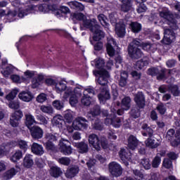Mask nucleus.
I'll return each instance as SVG.
<instances>
[{"instance_id": "18", "label": "nucleus", "mask_w": 180, "mask_h": 180, "mask_svg": "<svg viewBox=\"0 0 180 180\" xmlns=\"http://www.w3.org/2000/svg\"><path fill=\"white\" fill-rule=\"evenodd\" d=\"M30 133L32 139H41L43 137V129L38 126H34L30 129Z\"/></svg>"}, {"instance_id": "43", "label": "nucleus", "mask_w": 180, "mask_h": 180, "mask_svg": "<svg viewBox=\"0 0 180 180\" xmlns=\"http://www.w3.org/2000/svg\"><path fill=\"white\" fill-rule=\"evenodd\" d=\"M97 18L98 20L100 22L102 26H103L104 27H109V20H108V18L105 17L104 14H99Z\"/></svg>"}, {"instance_id": "9", "label": "nucleus", "mask_w": 180, "mask_h": 180, "mask_svg": "<svg viewBox=\"0 0 180 180\" xmlns=\"http://www.w3.org/2000/svg\"><path fill=\"white\" fill-rule=\"evenodd\" d=\"M23 117V112L18 110L12 113L10 117V124L13 127H18L19 126V120Z\"/></svg>"}, {"instance_id": "24", "label": "nucleus", "mask_w": 180, "mask_h": 180, "mask_svg": "<svg viewBox=\"0 0 180 180\" xmlns=\"http://www.w3.org/2000/svg\"><path fill=\"white\" fill-rule=\"evenodd\" d=\"M75 147L77 148L78 153L80 154H85L88 153L89 148L88 143L85 142H79L75 143Z\"/></svg>"}, {"instance_id": "47", "label": "nucleus", "mask_w": 180, "mask_h": 180, "mask_svg": "<svg viewBox=\"0 0 180 180\" xmlns=\"http://www.w3.org/2000/svg\"><path fill=\"white\" fill-rule=\"evenodd\" d=\"M141 47L143 50H145L146 51H152V53H154V51L157 50V48H155V45L150 43L142 44Z\"/></svg>"}, {"instance_id": "30", "label": "nucleus", "mask_w": 180, "mask_h": 180, "mask_svg": "<svg viewBox=\"0 0 180 180\" xmlns=\"http://www.w3.org/2000/svg\"><path fill=\"white\" fill-rule=\"evenodd\" d=\"M49 174L51 176H53V178H58V176H61V175H63V171L57 166H52L50 168Z\"/></svg>"}, {"instance_id": "28", "label": "nucleus", "mask_w": 180, "mask_h": 180, "mask_svg": "<svg viewBox=\"0 0 180 180\" xmlns=\"http://www.w3.org/2000/svg\"><path fill=\"white\" fill-rule=\"evenodd\" d=\"M56 5L41 4L38 6V10L43 13H49L50 11H55Z\"/></svg>"}, {"instance_id": "34", "label": "nucleus", "mask_w": 180, "mask_h": 180, "mask_svg": "<svg viewBox=\"0 0 180 180\" xmlns=\"http://www.w3.org/2000/svg\"><path fill=\"white\" fill-rule=\"evenodd\" d=\"M131 106V98L129 96H125L122 100V107L124 110H129Z\"/></svg>"}, {"instance_id": "46", "label": "nucleus", "mask_w": 180, "mask_h": 180, "mask_svg": "<svg viewBox=\"0 0 180 180\" xmlns=\"http://www.w3.org/2000/svg\"><path fill=\"white\" fill-rule=\"evenodd\" d=\"M91 96L88 94L83 93V96L81 99V103L83 106H89L91 105Z\"/></svg>"}, {"instance_id": "11", "label": "nucleus", "mask_w": 180, "mask_h": 180, "mask_svg": "<svg viewBox=\"0 0 180 180\" xmlns=\"http://www.w3.org/2000/svg\"><path fill=\"white\" fill-rule=\"evenodd\" d=\"M128 54L132 60H139L143 57V52L139 47H128Z\"/></svg>"}, {"instance_id": "29", "label": "nucleus", "mask_w": 180, "mask_h": 180, "mask_svg": "<svg viewBox=\"0 0 180 180\" xmlns=\"http://www.w3.org/2000/svg\"><path fill=\"white\" fill-rule=\"evenodd\" d=\"M91 127L93 130L102 131V130H103V122H102L101 119L96 117L91 123Z\"/></svg>"}, {"instance_id": "58", "label": "nucleus", "mask_w": 180, "mask_h": 180, "mask_svg": "<svg viewBox=\"0 0 180 180\" xmlns=\"http://www.w3.org/2000/svg\"><path fill=\"white\" fill-rule=\"evenodd\" d=\"M130 115L134 119H137V117H140V110L138 108H133L131 110Z\"/></svg>"}, {"instance_id": "49", "label": "nucleus", "mask_w": 180, "mask_h": 180, "mask_svg": "<svg viewBox=\"0 0 180 180\" xmlns=\"http://www.w3.org/2000/svg\"><path fill=\"white\" fill-rule=\"evenodd\" d=\"M45 139L47 140V141L53 143V141H57V140H58V134L47 133L45 136Z\"/></svg>"}, {"instance_id": "25", "label": "nucleus", "mask_w": 180, "mask_h": 180, "mask_svg": "<svg viewBox=\"0 0 180 180\" xmlns=\"http://www.w3.org/2000/svg\"><path fill=\"white\" fill-rule=\"evenodd\" d=\"M68 5L71 9H75V11H79L80 12H82V11L85 9V6L77 1H70L68 3Z\"/></svg>"}, {"instance_id": "21", "label": "nucleus", "mask_w": 180, "mask_h": 180, "mask_svg": "<svg viewBox=\"0 0 180 180\" xmlns=\"http://www.w3.org/2000/svg\"><path fill=\"white\" fill-rule=\"evenodd\" d=\"M91 32L94 33L93 40L95 41H99V40H102L105 37V32L101 30V25H99Z\"/></svg>"}, {"instance_id": "63", "label": "nucleus", "mask_w": 180, "mask_h": 180, "mask_svg": "<svg viewBox=\"0 0 180 180\" xmlns=\"http://www.w3.org/2000/svg\"><path fill=\"white\" fill-rule=\"evenodd\" d=\"M8 107L11 109H19L20 108V103L19 101H11L9 103Z\"/></svg>"}, {"instance_id": "44", "label": "nucleus", "mask_w": 180, "mask_h": 180, "mask_svg": "<svg viewBox=\"0 0 180 180\" xmlns=\"http://www.w3.org/2000/svg\"><path fill=\"white\" fill-rule=\"evenodd\" d=\"M128 77L129 75H127V72L126 71H123L121 72V77L119 82L120 86H126V85L127 84Z\"/></svg>"}, {"instance_id": "15", "label": "nucleus", "mask_w": 180, "mask_h": 180, "mask_svg": "<svg viewBox=\"0 0 180 180\" xmlns=\"http://www.w3.org/2000/svg\"><path fill=\"white\" fill-rule=\"evenodd\" d=\"M98 73L100 75L98 79V83L99 84V85H102L103 86H105V85H108V81L109 79V77H110L109 75V72L105 70H100Z\"/></svg>"}, {"instance_id": "20", "label": "nucleus", "mask_w": 180, "mask_h": 180, "mask_svg": "<svg viewBox=\"0 0 180 180\" xmlns=\"http://www.w3.org/2000/svg\"><path fill=\"white\" fill-rule=\"evenodd\" d=\"M145 144L146 147H149V148H157L158 147H160L161 142H160L157 139L149 137L145 141Z\"/></svg>"}, {"instance_id": "37", "label": "nucleus", "mask_w": 180, "mask_h": 180, "mask_svg": "<svg viewBox=\"0 0 180 180\" xmlns=\"http://www.w3.org/2000/svg\"><path fill=\"white\" fill-rule=\"evenodd\" d=\"M98 98L100 102H103V101H106L110 98V94L109 93V90H107L106 88L103 89V91L98 95Z\"/></svg>"}, {"instance_id": "50", "label": "nucleus", "mask_w": 180, "mask_h": 180, "mask_svg": "<svg viewBox=\"0 0 180 180\" xmlns=\"http://www.w3.org/2000/svg\"><path fill=\"white\" fill-rule=\"evenodd\" d=\"M40 110L43 112V113H46L47 115H53V107L51 105H41L40 107Z\"/></svg>"}, {"instance_id": "52", "label": "nucleus", "mask_w": 180, "mask_h": 180, "mask_svg": "<svg viewBox=\"0 0 180 180\" xmlns=\"http://www.w3.org/2000/svg\"><path fill=\"white\" fill-rule=\"evenodd\" d=\"M69 96H74V89L72 87H66L63 95L64 99H68Z\"/></svg>"}, {"instance_id": "16", "label": "nucleus", "mask_w": 180, "mask_h": 180, "mask_svg": "<svg viewBox=\"0 0 180 180\" xmlns=\"http://www.w3.org/2000/svg\"><path fill=\"white\" fill-rule=\"evenodd\" d=\"M99 25L98 24V21L93 19H86L83 21V26L86 27V29H89L90 32H94L95 28L98 27Z\"/></svg>"}, {"instance_id": "35", "label": "nucleus", "mask_w": 180, "mask_h": 180, "mask_svg": "<svg viewBox=\"0 0 180 180\" xmlns=\"http://www.w3.org/2000/svg\"><path fill=\"white\" fill-rule=\"evenodd\" d=\"M43 79H44V76L42 75H38L37 77H34L32 81V87L34 89L37 88L41 84Z\"/></svg>"}, {"instance_id": "13", "label": "nucleus", "mask_w": 180, "mask_h": 180, "mask_svg": "<svg viewBox=\"0 0 180 180\" xmlns=\"http://www.w3.org/2000/svg\"><path fill=\"white\" fill-rule=\"evenodd\" d=\"M119 156L125 167H129V161L131 160V153L124 148H121L119 151Z\"/></svg>"}, {"instance_id": "51", "label": "nucleus", "mask_w": 180, "mask_h": 180, "mask_svg": "<svg viewBox=\"0 0 180 180\" xmlns=\"http://www.w3.org/2000/svg\"><path fill=\"white\" fill-rule=\"evenodd\" d=\"M18 93L19 90L16 89H13L7 96H6V99H7V101H13Z\"/></svg>"}, {"instance_id": "41", "label": "nucleus", "mask_w": 180, "mask_h": 180, "mask_svg": "<svg viewBox=\"0 0 180 180\" xmlns=\"http://www.w3.org/2000/svg\"><path fill=\"white\" fill-rule=\"evenodd\" d=\"M37 8V6H30L26 10H20L18 12V18H24L27 15V13H30V11H34Z\"/></svg>"}, {"instance_id": "48", "label": "nucleus", "mask_w": 180, "mask_h": 180, "mask_svg": "<svg viewBox=\"0 0 180 180\" xmlns=\"http://www.w3.org/2000/svg\"><path fill=\"white\" fill-rule=\"evenodd\" d=\"M22 157H23V153L20 150H16L15 153L12 155L11 160L13 162H17L19 161V160H20V158H22Z\"/></svg>"}, {"instance_id": "64", "label": "nucleus", "mask_w": 180, "mask_h": 180, "mask_svg": "<svg viewBox=\"0 0 180 180\" xmlns=\"http://www.w3.org/2000/svg\"><path fill=\"white\" fill-rule=\"evenodd\" d=\"M174 134H175V130H174V129H169L166 134L167 140H169V141H171L172 139H174Z\"/></svg>"}, {"instance_id": "31", "label": "nucleus", "mask_w": 180, "mask_h": 180, "mask_svg": "<svg viewBox=\"0 0 180 180\" xmlns=\"http://www.w3.org/2000/svg\"><path fill=\"white\" fill-rule=\"evenodd\" d=\"M25 123L27 127H31L32 126H33V124H34V123H37V122H36V120H34V116L32 115V114H25Z\"/></svg>"}, {"instance_id": "57", "label": "nucleus", "mask_w": 180, "mask_h": 180, "mask_svg": "<svg viewBox=\"0 0 180 180\" xmlns=\"http://www.w3.org/2000/svg\"><path fill=\"white\" fill-rule=\"evenodd\" d=\"M162 167L167 169L172 168V161L169 158H165L162 162Z\"/></svg>"}, {"instance_id": "27", "label": "nucleus", "mask_w": 180, "mask_h": 180, "mask_svg": "<svg viewBox=\"0 0 180 180\" xmlns=\"http://www.w3.org/2000/svg\"><path fill=\"white\" fill-rule=\"evenodd\" d=\"M141 129L145 131L144 132H142V136H144L145 137L148 136V138L153 137V136H154V130L153 128L150 127L148 124L146 123L143 124Z\"/></svg>"}, {"instance_id": "22", "label": "nucleus", "mask_w": 180, "mask_h": 180, "mask_svg": "<svg viewBox=\"0 0 180 180\" xmlns=\"http://www.w3.org/2000/svg\"><path fill=\"white\" fill-rule=\"evenodd\" d=\"M122 2L121 5V11L124 13L130 12L133 9V5L131 4V0H120Z\"/></svg>"}, {"instance_id": "61", "label": "nucleus", "mask_w": 180, "mask_h": 180, "mask_svg": "<svg viewBox=\"0 0 180 180\" xmlns=\"http://www.w3.org/2000/svg\"><path fill=\"white\" fill-rule=\"evenodd\" d=\"M13 70L12 69V67L7 66L4 70L1 71V74L4 75V77H5L6 78H8V77L10 76V75L11 74V72H13Z\"/></svg>"}, {"instance_id": "53", "label": "nucleus", "mask_w": 180, "mask_h": 180, "mask_svg": "<svg viewBox=\"0 0 180 180\" xmlns=\"http://www.w3.org/2000/svg\"><path fill=\"white\" fill-rule=\"evenodd\" d=\"M58 162H59V164H61L62 165H65L66 167H68V165H70V164L71 163V159H70V158L63 157L58 159Z\"/></svg>"}, {"instance_id": "3", "label": "nucleus", "mask_w": 180, "mask_h": 180, "mask_svg": "<svg viewBox=\"0 0 180 180\" xmlns=\"http://www.w3.org/2000/svg\"><path fill=\"white\" fill-rule=\"evenodd\" d=\"M89 143L94 147V148L97 150V151L101 150V147H103V148L108 147V141L106 139L99 140V137H98V135L96 134H91L89 135Z\"/></svg>"}, {"instance_id": "38", "label": "nucleus", "mask_w": 180, "mask_h": 180, "mask_svg": "<svg viewBox=\"0 0 180 180\" xmlns=\"http://www.w3.org/2000/svg\"><path fill=\"white\" fill-rule=\"evenodd\" d=\"M129 28L133 33H140V32H141V24L137 22H131Z\"/></svg>"}, {"instance_id": "60", "label": "nucleus", "mask_w": 180, "mask_h": 180, "mask_svg": "<svg viewBox=\"0 0 180 180\" xmlns=\"http://www.w3.org/2000/svg\"><path fill=\"white\" fill-rule=\"evenodd\" d=\"M110 22L112 25H117V14L115 13H111L109 15Z\"/></svg>"}, {"instance_id": "62", "label": "nucleus", "mask_w": 180, "mask_h": 180, "mask_svg": "<svg viewBox=\"0 0 180 180\" xmlns=\"http://www.w3.org/2000/svg\"><path fill=\"white\" fill-rule=\"evenodd\" d=\"M37 120H38L39 122H40L41 124L46 125L47 123H49V121H47V119L44 116H43L41 114H38L36 116Z\"/></svg>"}, {"instance_id": "19", "label": "nucleus", "mask_w": 180, "mask_h": 180, "mask_svg": "<svg viewBox=\"0 0 180 180\" xmlns=\"http://www.w3.org/2000/svg\"><path fill=\"white\" fill-rule=\"evenodd\" d=\"M18 98L23 102H30L34 96H33V94L29 91H22L18 94Z\"/></svg>"}, {"instance_id": "39", "label": "nucleus", "mask_w": 180, "mask_h": 180, "mask_svg": "<svg viewBox=\"0 0 180 180\" xmlns=\"http://www.w3.org/2000/svg\"><path fill=\"white\" fill-rule=\"evenodd\" d=\"M55 89L56 92L60 93L67 89V83L64 81H60L55 84Z\"/></svg>"}, {"instance_id": "32", "label": "nucleus", "mask_w": 180, "mask_h": 180, "mask_svg": "<svg viewBox=\"0 0 180 180\" xmlns=\"http://www.w3.org/2000/svg\"><path fill=\"white\" fill-rule=\"evenodd\" d=\"M33 158H32V155H26L23 159V166L25 168H31L33 167Z\"/></svg>"}, {"instance_id": "12", "label": "nucleus", "mask_w": 180, "mask_h": 180, "mask_svg": "<svg viewBox=\"0 0 180 180\" xmlns=\"http://www.w3.org/2000/svg\"><path fill=\"white\" fill-rule=\"evenodd\" d=\"M134 101L139 109H144V106H146V96H144L143 92L139 91L136 94Z\"/></svg>"}, {"instance_id": "36", "label": "nucleus", "mask_w": 180, "mask_h": 180, "mask_svg": "<svg viewBox=\"0 0 180 180\" xmlns=\"http://www.w3.org/2000/svg\"><path fill=\"white\" fill-rule=\"evenodd\" d=\"M74 117H75V112L72 111L71 110H67L64 112V118L68 123H71L72 120H74Z\"/></svg>"}, {"instance_id": "59", "label": "nucleus", "mask_w": 180, "mask_h": 180, "mask_svg": "<svg viewBox=\"0 0 180 180\" xmlns=\"http://www.w3.org/2000/svg\"><path fill=\"white\" fill-rule=\"evenodd\" d=\"M96 68L101 69L105 67V60L101 58L96 59Z\"/></svg>"}, {"instance_id": "7", "label": "nucleus", "mask_w": 180, "mask_h": 180, "mask_svg": "<svg viewBox=\"0 0 180 180\" xmlns=\"http://www.w3.org/2000/svg\"><path fill=\"white\" fill-rule=\"evenodd\" d=\"M59 150L64 155H70L72 154V148H71V143L68 140L62 139L59 141Z\"/></svg>"}, {"instance_id": "33", "label": "nucleus", "mask_w": 180, "mask_h": 180, "mask_svg": "<svg viewBox=\"0 0 180 180\" xmlns=\"http://www.w3.org/2000/svg\"><path fill=\"white\" fill-rule=\"evenodd\" d=\"M17 173L18 171L15 169V168H11L3 174V178L5 180L11 179V178H13Z\"/></svg>"}, {"instance_id": "10", "label": "nucleus", "mask_w": 180, "mask_h": 180, "mask_svg": "<svg viewBox=\"0 0 180 180\" xmlns=\"http://www.w3.org/2000/svg\"><path fill=\"white\" fill-rule=\"evenodd\" d=\"M126 20H121L115 25V34L118 37L123 38L126 36Z\"/></svg>"}, {"instance_id": "4", "label": "nucleus", "mask_w": 180, "mask_h": 180, "mask_svg": "<svg viewBox=\"0 0 180 180\" xmlns=\"http://www.w3.org/2000/svg\"><path fill=\"white\" fill-rule=\"evenodd\" d=\"M111 112L112 113L108 117L105 119V124L107 126H110V124H112L114 127H120V126H122V118L116 116V110L112 109Z\"/></svg>"}, {"instance_id": "26", "label": "nucleus", "mask_w": 180, "mask_h": 180, "mask_svg": "<svg viewBox=\"0 0 180 180\" xmlns=\"http://www.w3.org/2000/svg\"><path fill=\"white\" fill-rule=\"evenodd\" d=\"M127 141L128 148H130V150H135L136 147L139 146V141L137 140V138L134 136V135H130Z\"/></svg>"}, {"instance_id": "6", "label": "nucleus", "mask_w": 180, "mask_h": 180, "mask_svg": "<svg viewBox=\"0 0 180 180\" xmlns=\"http://www.w3.org/2000/svg\"><path fill=\"white\" fill-rule=\"evenodd\" d=\"M108 171L112 176L117 178L123 174V167L117 162H111L108 165Z\"/></svg>"}, {"instance_id": "17", "label": "nucleus", "mask_w": 180, "mask_h": 180, "mask_svg": "<svg viewBox=\"0 0 180 180\" xmlns=\"http://www.w3.org/2000/svg\"><path fill=\"white\" fill-rule=\"evenodd\" d=\"M101 106L96 105H94L88 112L86 115V117L90 120H94L92 117H95L96 116H99L101 115Z\"/></svg>"}, {"instance_id": "1", "label": "nucleus", "mask_w": 180, "mask_h": 180, "mask_svg": "<svg viewBox=\"0 0 180 180\" xmlns=\"http://www.w3.org/2000/svg\"><path fill=\"white\" fill-rule=\"evenodd\" d=\"M147 74L151 77H156L158 81H162V79H167L171 77V70L162 68H150Z\"/></svg>"}, {"instance_id": "56", "label": "nucleus", "mask_w": 180, "mask_h": 180, "mask_svg": "<svg viewBox=\"0 0 180 180\" xmlns=\"http://www.w3.org/2000/svg\"><path fill=\"white\" fill-rule=\"evenodd\" d=\"M52 105L58 110H61V109H63L64 108V103H63L60 100H56V101H53Z\"/></svg>"}, {"instance_id": "55", "label": "nucleus", "mask_w": 180, "mask_h": 180, "mask_svg": "<svg viewBox=\"0 0 180 180\" xmlns=\"http://www.w3.org/2000/svg\"><path fill=\"white\" fill-rule=\"evenodd\" d=\"M160 164H161V158L157 155L152 161V167L153 168H158Z\"/></svg>"}, {"instance_id": "8", "label": "nucleus", "mask_w": 180, "mask_h": 180, "mask_svg": "<svg viewBox=\"0 0 180 180\" xmlns=\"http://www.w3.org/2000/svg\"><path fill=\"white\" fill-rule=\"evenodd\" d=\"M164 34V38L162 40V43H163V44L169 45L172 41H174V40H175V34L172 30L165 28Z\"/></svg>"}, {"instance_id": "54", "label": "nucleus", "mask_w": 180, "mask_h": 180, "mask_svg": "<svg viewBox=\"0 0 180 180\" xmlns=\"http://www.w3.org/2000/svg\"><path fill=\"white\" fill-rule=\"evenodd\" d=\"M169 91L172 94V95H174V96H179V94H180L179 89L176 85H171L169 87Z\"/></svg>"}, {"instance_id": "40", "label": "nucleus", "mask_w": 180, "mask_h": 180, "mask_svg": "<svg viewBox=\"0 0 180 180\" xmlns=\"http://www.w3.org/2000/svg\"><path fill=\"white\" fill-rule=\"evenodd\" d=\"M63 123H64V120L61 115H56L52 120V124L53 126H57L58 127H62Z\"/></svg>"}, {"instance_id": "5", "label": "nucleus", "mask_w": 180, "mask_h": 180, "mask_svg": "<svg viewBox=\"0 0 180 180\" xmlns=\"http://www.w3.org/2000/svg\"><path fill=\"white\" fill-rule=\"evenodd\" d=\"M88 120L83 117H77L72 122L74 130H86L88 129Z\"/></svg>"}, {"instance_id": "2", "label": "nucleus", "mask_w": 180, "mask_h": 180, "mask_svg": "<svg viewBox=\"0 0 180 180\" xmlns=\"http://www.w3.org/2000/svg\"><path fill=\"white\" fill-rule=\"evenodd\" d=\"M159 16L167 20V25L171 29H173V30H176V29H178V22L174 18V14H172L169 10L167 8H162L159 11Z\"/></svg>"}, {"instance_id": "45", "label": "nucleus", "mask_w": 180, "mask_h": 180, "mask_svg": "<svg viewBox=\"0 0 180 180\" xmlns=\"http://www.w3.org/2000/svg\"><path fill=\"white\" fill-rule=\"evenodd\" d=\"M140 165H141L144 169H151V162L149 158H143L141 159Z\"/></svg>"}, {"instance_id": "23", "label": "nucleus", "mask_w": 180, "mask_h": 180, "mask_svg": "<svg viewBox=\"0 0 180 180\" xmlns=\"http://www.w3.org/2000/svg\"><path fill=\"white\" fill-rule=\"evenodd\" d=\"M32 153L36 155H43L44 154V148L37 143H34L31 146Z\"/></svg>"}, {"instance_id": "42", "label": "nucleus", "mask_w": 180, "mask_h": 180, "mask_svg": "<svg viewBox=\"0 0 180 180\" xmlns=\"http://www.w3.org/2000/svg\"><path fill=\"white\" fill-rule=\"evenodd\" d=\"M147 65H148V60L141 59L135 63L134 68L135 70H142L144 67H147Z\"/></svg>"}, {"instance_id": "14", "label": "nucleus", "mask_w": 180, "mask_h": 180, "mask_svg": "<svg viewBox=\"0 0 180 180\" xmlns=\"http://www.w3.org/2000/svg\"><path fill=\"white\" fill-rule=\"evenodd\" d=\"M79 173V167L78 165H72L68 167L65 175L68 179L75 178Z\"/></svg>"}]
</instances>
